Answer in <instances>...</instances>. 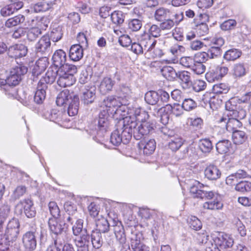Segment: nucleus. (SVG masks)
Here are the masks:
<instances>
[{"label": "nucleus", "instance_id": "f257e3e1", "mask_svg": "<svg viewBox=\"0 0 251 251\" xmlns=\"http://www.w3.org/2000/svg\"><path fill=\"white\" fill-rule=\"evenodd\" d=\"M130 100L126 102V140L131 139L132 135L137 140L149 134L154 129V124L149 121H142L137 127V121L141 114V109L136 102L135 97L130 96ZM128 100H126V102Z\"/></svg>", "mask_w": 251, "mask_h": 251}, {"label": "nucleus", "instance_id": "f03ea898", "mask_svg": "<svg viewBox=\"0 0 251 251\" xmlns=\"http://www.w3.org/2000/svg\"><path fill=\"white\" fill-rule=\"evenodd\" d=\"M207 187L199 181H195V183L190 188V192L194 198L201 199L211 200L213 201H206L203 204V208L207 210H219L223 207V204L220 201V196L212 191L207 190Z\"/></svg>", "mask_w": 251, "mask_h": 251}, {"label": "nucleus", "instance_id": "7ed1b4c3", "mask_svg": "<svg viewBox=\"0 0 251 251\" xmlns=\"http://www.w3.org/2000/svg\"><path fill=\"white\" fill-rule=\"evenodd\" d=\"M56 103L58 106H68V113L73 116L78 113L79 105V99L78 96L70 93L68 90H65L58 95Z\"/></svg>", "mask_w": 251, "mask_h": 251}, {"label": "nucleus", "instance_id": "20e7f679", "mask_svg": "<svg viewBox=\"0 0 251 251\" xmlns=\"http://www.w3.org/2000/svg\"><path fill=\"white\" fill-rule=\"evenodd\" d=\"M27 72V68L23 64H18L12 68L9 75L5 80L0 81V85L2 86L5 91L9 90V88L15 86L21 81L22 77Z\"/></svg>", "mask_w": 251, "mask_h": 251}, {"label": "nucleus", "instance_id": "39448f33", "mask_svg": "<svg viewBox=\"0 0 251 251\" xmlns=\"http://www.w3.org/2000/svg\"><path fill=\"white\" fill-rule=\"evenodd\" d=\"M23 212L28 218H33L36 215V210L33 201L30 199H25L20 201L16 205L15 212L22 214Z\"/></svg>", "mask_w": 251, "mask_h": 251}, {"label": "nucleus", "instance_id": "423d86ee", "mask_svg": "<svg viewBox=\"0 0 251 251\" xmlns=\"http://www.w3.org/2000/svg\"><path fill=\"white\" fill-rule=\"evenodd\" d=\"M238 99L232 98L226 102V109L229 111L228 115L231 117L239 118V119H244L247 115L246 110L237 104Z\"/></svg>", "mask_w": 251, "mask_h": 251}, {"label": "nucleus", "instance_id": "0eeeda50", "mask_svg": "<svg viewBox=\"0 0 251 251\" xmlns=\"http://www.w3.org/2000/svg\"><path fill=\"white\" fill-rule=\"evenodd\" d=\"M20 226L19 220L16 218H13L9 221L4 234L9 241H16L19 234Z\"/></svg>", "mask_w": 251, "mask_h": 251}, {"label": "nucleus", "instance_id": "6e6552de", "mask_svg": "<svg viewBox=\"0 0 251 251\" xmlns=\"http://www.w3.org/2000/svg\"><path fill=\"white\" fill-rule=\"evenodd\" d=\"M113 230L117 240L121 245V251H126L125 244L126 243V231L121 221L118 220H113Z\"/></svg>", "mask_w": 251, "mask_h": 251}, {"label": "nucleus", "instance_id": "1a4fd4ad", "mask_svg": "<svg viewBox=\"0 0 251 251\" xmlns=\"http://www.w3.org/2000/svg\"><path fill=\"white\" fill-rule=\"evenodd\" d=\"M214 237V245L221 248L226 249L231 247L234 243V240L230 235L224 232H218Z\"/></svg>", "mask_w": 251, "mask_h": 251}, {"label": "nucleus", "instance_id": "9d476101", "mask_svg": "<svg viewBox=\"0 0 251 251\" xmlns=\"http://www.w3.org/2000/svg\"><path fill=\"white\" fill-rule=\"evenodd\" d=\"M36 230L33 229L25 232L23 236V244L25 249L28 251L35 250L37 246Z\"/></svg>", "mask_w": 251, "mask_h": 251}, {"label": "nucleus", "instance_id": "9b49d317", "mask_svg": "<svg viewBox=\"0 0 251 251\" xmlns=\"http://www.w3.org/2000/svg\"><path fill=\"white\" fill-rule=\"evenodd\" d=\"M96 88L94 85L85 86L81 96L82 103L86 105L93 103L96 98Z\"/></svg>", "mask_w": 251, "mask_h": 251}, {"label": "nucleus", "instance_id": "f8f14e48", "mask_svg": "<svg viewBox=\"0 0 251 251\" xmlns=\"http://www.w3.org/2000/svg\"><path fill=\"white\" fill-rule=\"evenodd\" d=\"M128 208L129 210L126 209V214L129 215L127 219L128 222H126V226H128V228L126 227V233L130 232L132 236L136 232L140 233L135 229L136 226H137V221L135 215L133 214L134 210H137V208L133 205H129Z\"/></svg>", "mask_w": 251, "mask_h": 251}, {"label": "nucleus", "instance_id": "ddd939ff", "mask_svg": "<svg viewBox=\"0 0 251 251\" xmlns=\"http://www.w3.org/2000/svg\"><path fill=\"white\" fill-rule=\"evenodd\" d=\"M50 41L49 35L43 36L35 44V51L37 54H46L50 50Z\"/></svg>", "mask_w": 251, "mask_h": 251}, {"label": "nucleus", "instance_id": "4468645a", "mask_svg": "<svg viewBox=\"0 0 251 251\" xmlns=\"http://www.w3.org/2000/svg\"><path fill=\"white\" fill-rule=\"evenodd\" d=\"M27 53V47L23 44L11 46L8 50V55L11 59H17L25 56Z\"/></svg>", "mask_w": 251, "mask_h": 251}, {"label": "nucleus", "instance_id": "2eb2a0df", "mask_svg": "<svg viewBox=\"0 0 251 251\" xmlns=\"http://www.w3.org/2000/svg\"><path fill=\"white\" fill-rule=\"evenodd\" d=\"M140 233H135L129 237L130 239V247L133 251H150L149 248L145 245L141 244Z\"/></svg>", "mask_w": 251, "mask_h": 251}, {"label": "nucleus", "instance_id": "dca6fc26", "mask_svg": "<svg viewBox=\"0 0 251 251\" xmlns=\"http://www.w3.org/2000/svg\"><path fill=\"white\" fill-rule=\"evenodd\" d=\"M232 72V75L235 78H240L248 73L249 68L245 63H237L234 64Z\"/></svg>", "mask_w": 251, "mask_h": 251}, {"label": "nucleus", "instance_id": "f3484780", "mask_svg": "<svg viewBox=\"0 0 251 251\" xmlns=\"http://www.w3.org/2000/svg\"><path fill=\"white\" fill-rule=\"evenodd\" d=\"M139 147L142 149L143 153L146 155L151 154L156 148V142L153 139H144L139 143Z\"/></svg>", "mask_w": 251, "mask_h": 251}, {"label": "nucleus", "instance_id": "a211bd4d", "mask_svg": "<svg viewBox=\"0 0 251 251\" xmlns=\"http://www.w3.org/2000/svg\"><path fill=\"white\" fill-rule=\"evenodd\" d=\"M58 69L53 71L52 69H49L45 76L42 77L38 83L43 85V88H47L48 84H51L54 82L56 76H58Z\"/></svg>", "mask_w": 251, "mask_h": 251}, {"label": "nucleus", "instance_id": "6ab92c4d", "mask_svg": "<svg viewBox=\"0 0 251 251\" xmlns=\"http://www.w3.org/2000/svg\"><path fill=\"white\" fill-rule=\"evenodd\" d=\"M204 176L209 180H216L220 178L221 172L217 166L210 164L205 169Z\"/></svg>", "mask_w": 251, "mask_h": 251}, {"label": "nucleus", "instance_id": "aec40b11", "mask_svg": "<svg viewBox=\"0 0 251 251\" xmlns=\"http://www.w3.org/2000/svg\"><path fill=\"white\" fill-rule=\"evenodd\" d=\"M126 105L121 103V104L116 108L114 111V115L118 121L116 126L119 128L121 126L125 127L126 126L125 119L126 118Z\"/></svg>", "mask_w": 251, "mask_h": 251}, {"label": "nucleus", "instance_id": "412c9836", "mask_svg": "<svg viewBox=\"0 0 251 251\" xmlns=\"http://www.w3.org/2000/svg\"><path fill=\"white\" fill-rule=\"evenodd\" d=\"M216 149L217 151L220 154L233 153L234 151L231 142L226 139L219 141L216 144Z\"/></svg>", "mask_w": 251, "mask_h": 251}, {"label": "nucleus", "instance_id": "4be33fe9", "mask_svg": "<svg viewBox=\"0 0 251 251\" xmlns=\"http://www.w3.org/2000/svg\"><path fill=\"white\" fill-rule=\"evenodd\" d=\"M75 81L74 76L58 72L57 83L61 87H66L73 85Z\"/></svg>", "mask_w": 251, "mask_h": 251}, {"label": "nucleus", "instance_id": "5701e85b", "mask_svg": "<svg viewBox=\"0 0 251 251\" xmlns=\"http://www.w3.org/2000/svg\"><path fill=\"white\" fill-rule=\"evenodd\" d=\"M66 58V53L63 50H56L52 57L53 64L56 68H60L65 63Z\"/></svg>", "mask_w": 251, "mask_h": 251}, {"label": "nucleus", "instance_id": "b1692460", "mask_svg": "<svg viewBox=\"0 0 251 251\" xmlns=\"http://www.w3.org/2000/svg\"><path fill=\"white\" fill-rule=\"evenodd\" d=\"M83 56L82 46L79 44L72 45L70 49L69 57L74 61L80 60Z\"/></svg>", "mask_w": 251, "mask_h": 251}, {"label": "nucleus", "instance_id": "393cba45", "mask_svg": "<svg viewBox=\"0 0 251 251\" xmlns=\"http://www.w3.org/2000/svg\"><path fill=\"white\" fill-rule=\"evenodd\" d=\"M109 115L107 111L103 110L99 114L98 119V127L100 130L106 131L110 126L108 119Z\"/></svg>", "mask_w": 251, "mask_h": 251}, {"label": "nucleus", "instance_id": "a878e982", "mask_svg": "<svg viewBox=\"0 0 251 251\" xmlns=\"http://www.w3.org/2000/svg\"><path fill=\"white\" fill-rule=\"evenodd\" d=\"M183 107L179 104H174L173 105L171 104H166L165 106H162L157 110L158 113H161L165 111L166 109L168 112L170 111L176 116H179L183 113Z\"/></svg>", "mask_w": 251, "mask_h": 251}, {"label": "nucleus", "instance_id": "bb28decb", "mask_svg": "<svg viewBox=\"0 0 251 251\" xmlns=\"http://www.w3.org/2000/svg\"><path fill=\"white\" fill-rule=\"evenodd\" d=\"M53 5L52 2H47L45 1H40L36 3L32 4L30 7V11L31 13H38L45 12L50 9Z\"/></svg>", "mask_w": 251, "mask_h": 251}, {"label": "nucleus", "instance_id": "cd10ccee", "mask_svg": "<svg viewBox=\"0 0 251 251\" xmlns=\"http://www.w3.org/2000/svg\"><path fill=\"white\" fill-rule=\"evenodd\" d=\"M242 54V52L240 50L232 48L225 52L223 58L226 61H235L241 57Z\"/></svg>", "mask_w": 251, "mask_h": 251}, {"label": "nucleus", "instance_id": "c85d7f7f", "mask_svg": "<svg viewBox=\"0 0 251 251\" xmlns=\"http://www.w3.org/2000/svg\"><path fill=\"white\" fill-rule=\"evenodd\" d=\"M240 120L239 118L235 117L228 118L226 125V128L227 131L232 133L233 131L237 130L238 128L242 127L243 124L240 122Z\"/></svg>", "mask_w": 251, "mask_h": 251}, {"label": "nucleus", "instance_id": "c756f323", "mask_svg": "<svg viewBox=\"0 0 251 251\" xmlns=\"http://www.w3.org/2000/svg\"><path fill=\"white\" fill-rule=\"evenodd\" d=\"M83 230L84 233L80 236H75L76 237L74 239L75 245L77 248L88 247L90 236L86 229H84Z\"/></svg>", "mask_w": 251, "mask_h": 251}, {"label": "nucleus", "instance_id": "7c9ffc66", "mask_svg": "<svg viewBox=\"0 0 251 251\" xmlns=\"http://www.w3.org/2000/svg\"><path fill=\"white\" fill-rule=\"evenodd\" d=\"M248 136L244 131L237 130L232 133L233 142L236 145H241L248 140Z\"/></svg>", "mask_w": 251, "mask_h": 251}, {"label": "nucleus", "instance_id": "2f4dec72", "mask_svg": "<svg viewBox=\"0 0 251 251\" xmlns=\"http://www.w3.org/2000/svg\"><path fill=\"white\" fill-rule=\"evenodd\" d=\"M171 13L170 9L160 7L155 10L154 13V18L156 21L161 22L170 18Z\"/></svg>", "mask_w": 251, "mask_h": 251}, {"label": "nucleus", "instance_id": "473e14b6", "mask_svg": "<svg viewBox=\"0 0 251 251\" xmlns=\"http://www.w3.org/2000/svg\"><path fill=\"white\" fill-rule=\"evenodd\" d=\"M145 100L147 103L151 105H157L159 107V95L158 91H150L145 95Z\"/></svg>", "mask_w": 251, "mask_h": 251}, {"label": "nucleus", "instance_id": "72a5a7b5", "mask_svg": "<svg viewBox=\"0 0 251 251\" xmlns=\"http://www.w3.org/2000/svg\"><path fill=\"white\" fill-rule=\"evenodd\" d=\"M162 75L170 81H174L177 77V73L175 70L171 66H164L161 70Z\"/></svg>", "mask_w": 251, "mask_h": 251}, {"label": "nucleus", "instance_id": "f704fd0d", "mask_svg": "<svg viewBox=\"0 0 251 251\" xmlns=\"http://www.w3.org/2000/svg\"><path fill=\"white\" fill-rule=\"evenodd\" d=\"M114 85V81L111 78L104 77L100 85V91L102 94H105L112 90Z\"/></svg>", "mask_w": 251, "mask_h": 251}, {"label": "nucleus", "instance_id": "c9c22d12", "mask_svg": "<svg viewBox=\"0 0 251 251\" xmlns=\"http://www.w3.org/2000/svg\"><path fill=\"white\" fill-rule=\"evenodd\" d=\"M47 89L46 88H43V85L38 83L37 90L35 93L34 97V101L36 103L38 104L43 103L46 98V90Z\"/></svg>", "mask_w": 251, "mask_h": 251}, {"label": "nucleus", "instance_id": "e433bc0d", "mask_svg": "<svg viewBox=\"0 0 251 251\" xmlns=\"http://www.w3.org/2000/svg\"><path fill=\"white\" fill-rule=\"evenodd\" d=\"M91 242L93 247L96 249H100L103 243L102 233L98 231L92 230L91 234Z\"/></svg>", "mask_w": 251, "mask_h": 251}, {"label": "nucleus", "instance_id": "4c0bfd02", "mask_svg": "<svg viewBox=\"0 0 251 251\" xmlns=\"http://www.w3.org/2000/svg\"><path fill=\"white\" fill-rule=\"evenodd\" d=\"M96 229L94 231H98L101 233L107 232L109 230V224L107 219L103 217L96 220Z\"/></svg>", "mask_w": 251, "mask_h": 251}, {"label": "nucleus", "instance_id": "58836bf2", "mask_svg": "<svg viewBox=\"0 0 251 251\" xmlns=\"http://www.w3.org/2000/svg\"><path fill=\"white\" fill-rule=\"evenodd\" d=\"M58 218H49L48 221V225L51 232L53 234L60 233L63 231V227H62L61 223H58L57 221Z\"/></svg>", "mask_w": 251, "mask_h": 251}, {"label": "nucleus", "instance_id": "ea45409f", "mask_svg": "<svg viewBox=\"0 0 251 251\" xmlns=\"http://www.w3.org/2000/svg\"><path fill=\"white\" fill-rule=\"evenodd\" d=\"M199 146L201 151L203 153H209L213 149L211 141L208 138L200 139L199 141Z\"/></svg>", "mask_w": 251, "mask_h": 251}, {"label": "nucleus", "instance_id": "a19ab883", "mask_svg": "<svg viewBox=\"0 0 251 251\" xmlns=\"http://www.w3.org/2000/svg\"><path fill=\"white\" fill-rule=\"evenodd\" d=\"M58 71L59 72L74 76V74L77 72V68L75 65L65 63L60 68L58 69Z\"/></svg>", "mask_w": 251, "mask_h": 251}, {"label": "nucleus", "instance_id": "79ce46f5", "mask_svg": "<svg viewBox=\"0 0 251 251\" xmlns=\"http://www.w3.org/2000/svg\"><path fill=\"white\" fill-rule=\"evenodd\" d=\"M125 130V128L123 127V126H121V128H119L118 129V127H117V129L111 133L110 142L113 145L115 146H118L121 143L122 138L120 134V131H122V132L123 133Z\"/></svg>", "mask_w": 251, "mask_h": 251}, {"label": "nucleus", "instance_id": "37998d69", "mask_svg": "<svg viewBox=\"0 0 251 251\" xmlns=\"http://www.w3.org/2000/svg\"><path fill=\"white\" fill-rule=\"evenodd\" d=\"M129 43V45H126V49L131 50L134 53L136 54L143 52V47L139 44L134 42L131 44V40L130 37L126 35V44Z\"/></svg>", "mask_w": 251, "mask_h": 251}, {"label": "nucleus", "instance_id": "c03bdc74", "mask_svg": "<svg viewBox=\"0 0 251 251\" xmlns=\"http://www.w3.org/2000/svg\"><path fill=\"white\" fill-rule=\"evenodd\" d=\"M63 33L62 27L58 26L57 27L53 28L49 34L50 41L52 40L54 42L59 41L62 37Z\"/></svg>", "mask_w": 251, "mask_h": 251}, {"label": "nucleus", "instance_id": "a18cd8bd", "mask_svg": "<svg viewBox=\"0 0 251 251\" xmlns=\"http://www.w3.org/2000/svg\"><path fill=\"white\" fill-rule=\"evenodd\" d=\"M25 16L19 14L13 18L8 19L5 22V26L10 28L23 23L25 21Z\"/></svg>", "mask_w": 251, "mask_h": 251}, {"label": "nucleus", "instance_id": "49530a36", "mask_svg": "<svg viewBox=\"0 0 251 251\" xmlns=\"http://www.w3.org/2000/svg\"><path fill=\"white\" fill-rule=\"evenodd\" d=\"M42 34L41 29L38 27H32L29 29L26 34L28 41L33 42L35 41Z\"/></svg>", "mask_w": 251, "mask_h": 251}, {"label": "nucleus", "instance_id": "de8ad7c7", "mask_svg": "<svg viewBox=\"0 0 251 251\" xmlns=\"http://www.w3.org/2000/svg\"><path fill=\"white\" fill-rule=\"evenodd\" d=\"M235 189L237 191L241 193L251 191V182L248 181H241L236 184Z\"/></svg>", "mask_w": 251, "mask_h": 251}, {"label": "nucleus", "instance_id": "09e8293b", "mask_svg": "<svg viewBox=\"0 0 251 251\" xmlns=\"http://www.w3.org/2000/svg\"><path fill=\"white\" fill-rule=\"evenodd\" d=\"M212 90L216 94H226L229 90V87L227 84L221 83L214 85Z\"/></svg>", "mask_w": 251, "mask_h": 251}, {"label": "nucleus", "instance_id": "8fccbe9b", "mask_svg": "<svg viewBox=\"0 0 251 251\" xmlns=\"http://www.w3.org/2000/svg\"><path fill=\"white\" fill-rule=\"evenodd\" d=\"M11 210V207L7 202L0 205V219L5 221L9 216Z\"/></svg>", "mask_w": 251, "mask_h": 251}, {"label": "nucleus", "instance_id": "3c124183", "mask_svg": "<svg viewBox=\"0 0 251 251\" xmlns=\"http://www.w3.org/2000/svg\"><path fill=\"white\" fill-rule=\"evenodd\" d=\"M206 69L205 66L202 62L195 60L191 70L197 75H201L204 73Z\"/></svg>", "mask_w": 251, "mask_h": 251}, {"label": "nucleus", "instance_id": "603ef678", "mask_svg": "<svg viewBox=\"0 0 251 251\" xmlns=\"http://www.w3.org/2000/svg\"><path fill=\"white\" fill-rule=\"evenodd\" d=\"M208 56L210 59L218 58L221 56L222 50L219 47H216L215 46H211L207 50Z\"/></svg>", "mask_w": 251, "mask_h": 251}, {"label": "nucleus", "instance_id": "864d4df0", "mask_svg": "<svg viewBox=\"0 0 251 251\" xmlns=\"http://www.w3.org/2000/svg\"><path fill=\"white\" fill-rule=\"evenodd\" d=\"M111 19L114 24L121 25L125 20V14L121 11H115L111 14Z\"/></svg>", "mask_w": 251, "mask_h": 251}, {"label": "nucleus", "instance_id": "5fc2aeb1", "mask_svg": "<svg viewBox=\"0 0 251 251\" xmlns=\"http://www.w3.org/2000/svg\"><path fill=\"white\" fill-rule=\"evenodd\" d=\"M103 103L107 108H108L106 111L108 112V111H110L111 108L117 107L121 104V102L113 97H109L104 100Z\"/></svg>", "mask_w": 251, "mask_h": 251}, {"label": "nucleus", "instance_id": "6e6d98bb", "mask_svg": "<svg viewBox=\"0 0 251 251\" xmlns=\"http://www.w3.org/2000/svg\"><path fill=\"white\" fill-rule=\"evenodd\" d=\"M48 206L52 218H58L60 216V211L57 203L55 201H50Z\"/></svg>", "mask_w": 251, "mask_h": 251}, {"label": "nucleus", "instance_id": "4d7b16f0", "mask_svg": "<svg viewBox=\"0 0 251 251\" xmlns=\"http://www.w3.org/2000/svg\"><path fill=\"white\" fill-rule=\"evenodd\" d=\"M183 140L181 138H175L168 144V147L173 151H177L183 145Z\"/></svg>", "mask_w": 251, "mask_h": 251}, {"label": "nucleus", "instance_id": "13d9d810", "mask_svg": "<svg viewBox=\"0 0 251 251\" xmlns=\"http://www.w3.org/2000/svg\"><path fill=\"white\" fill-rule=\"evenodd\" d=\"M205 78L209 82H214L221 79L218 71L212 70L205 74Z\"/></svg>", "mask_w": 251, "mask_h": 251}, {"label": "nucleus", "instance_id": "bf43d9fd", "mask_svg": "<svg viewBox=\"0 0 251 251\" xmlns=\"http://www.w3.org/2000/svg\"><path fill=\"white\" fill-rule=\"evenodd\" d=\"M182 106L185 110L190 111L196 108L197 104L193 99L188 98L183 100Z\"/></svg>", "mask_w": 251, "mask_h": 251}, {"label": "nucleus", "instance_id": "052dcab7", "mask_svg": "<svg viewBox=\"0 0 251 251\" xmlns=\"http://www.w3.org/2000/svg\"><path fill=\"white\" fill-rule=\"evenodd\" d=\"M83 220L77 218L75 224L72 226V230L73 234L75 236L79 235L83 231Z\"/></svg>", "mask_w": 251, "mask_h": 251}, {"label": "nucleus", "instance_id": "680f3d73", "mask_svg": "<svg viewBox=\"0 0 251 251\" xmlns=\"http://www.w3.org/2000/svg\"><path fill=\"white\" fill-rule=\"evenodd\" d=\"M188 224L190 228L195 230H200L202 227L201 221L196 216H191L188 221Z\"/></svg>", "mask_w": 251, "mask_h": 251}, {"label": "nucleus", "instance_id": "e2e57ef3", "mask_svg": "<svg viewBox=\"0 0 251 251\" xmlns=\"http://www.w3.org/2000/svg\"><path fill=\"white\" fill-rule=\"evenodd\" d=\"M26 192V187L23 185L18 186L14 191L11 197L13 201H16L23 196Z\"/></svg>", "mask_w": 251, "mask_h": 251}, {"label": "nucleus", "instance_id": "0e129e2a", "mask_svg": "<svg viewBox=\"0 0 251 251\" xmlns=\"http://www.w3.org/2000/svg\"><path fill=\"white\" fill-rule=\"evenodd\" d=\"M55 235V237H53L54 242L52 244L55 245L56 246H59V247H61L62 245L65 242V238H66V234L63 231L60 232V233H57L54 234Z\"/></svg>", "mask_w": 251, "mask_h": 251}, {"label": "nucleus", "instance_id": "69168bd1", "mask_svg": "<svg viewBox=\"0 0 251 251\" xmlns=\"http://www.w3.org/2000/svg\"><path fill=\"white\" fill-rule=\"evenodd\" d=\"M36 25L37 27L42 29L45 30L48 26V25L50 23L49 19L47 16H43L41 17H37L36 18Z\"/></svg>", "mask_w": 251, "mask_h": 251}, {"label": "nucleus", "instance_id": "338daca9", "mask_svg": "<svg viewBox=\"0 0 251 251\" xmlns=\"http://www.w3.org/2000/svg\"><path fill=\"white\" fill-rule=\"evenodd\" d=\"M177 78L187 86L191 83L190 73L187 71L179 72L177 73Z\"/></svg>", "mask_w": 251, "mask_h": 251}, {"label": "nucleus", "instance_id": "774afa93", "mask_svg": "<svg viewBox=\"0 0 251 251\" xmlns=\"http://www.w3.org/2000/svg\"><path fill=\"white\" fill-rule=\"evenodd\" d=\"M128 22V28L131 30L136 31L139 30L142 26L141 21L136 18L131 19Z\"/></svg>", "mask_w": 251, "mask_h": 251}]
</instances>
